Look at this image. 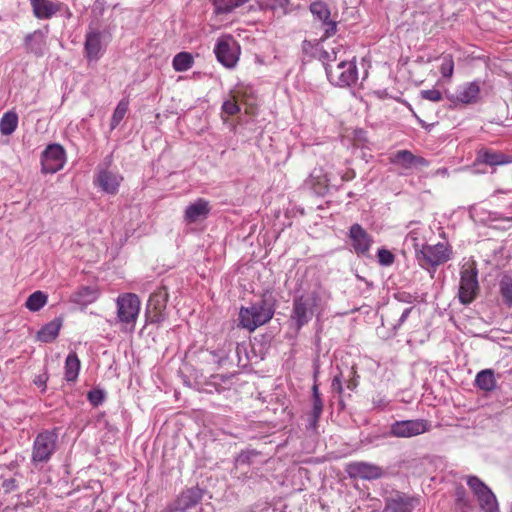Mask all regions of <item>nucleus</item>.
<instances>
[{"label": "nucleus", "mask_w": 512, "mask_h": 512, "mask_svg": "<svg viewBox=\"0 0 512 512\" xmlns=\"http://www.w3.org/2000/svg\"><path fill=\"white\" fill-rule=\"evenodd\" d=\"M356 387V383L354 381H351L348 383V388L349 389H354Z\"/></svg>", "instance_id": "obj_54"}, {"label": "nucleus", "mask_w": 512, "mask_h": 512, "mask_svg": "<svg viewBox=\"0 0 512 512\" xmlns=\"http://www.w3.org/2000/svg\"><path fill=\"white\" fill-rule=\"evenodd\" d=\"M326 304V295L321 288L294 295L290 321L295 329L299 331L314 316L318 317L324 311Z\"/></svg>", "instance_id": "obj_1"}, {"label": "nucleus", "mask_w": 512, "mask_h": 512, "mask_svg": "<svg viewBox=\"0 0 512 512\" xmlns=\"http://www.w3.org/2000/svg\"><path fill=\"white\" fill-rule=\"evenodd\" d=\"M413 309H414V307H409V308H406V309L402 312V314H401V316H400L399 320H398V321H397V323L393 326V329H394V330H396V329H398V328H400V327H401V325H402V324L407 320V318H408L409 314L413 311Z\"/></svg>", "instance_id": "obj_49"}, {"label": "nucleus", "mask_w": 512, "mask_h": 512, "mask_svg": "<svg viewBox=\"0 0 512 512\" xmlns=\"http://www.w3.org/2000/svg\"><path fill=\"white\" fill-rule=\"evenodd\" d=\"M419 233L415 230L410 231L406 236V242H410L415 250V256L417 255V251L421 250L422 244L419 242Z\"/></svg>", "instance_id": "obj_46"}, {"label": "nucleus", "mask_w": 512, "mask_h": 512, "mask_svg": "<svg viewBox=\"0 0 512 512\" xmlns=\"http://www.w3.org/2000/svg\"><path fill=\"white\" fill-rule=\"evenodd\" d=\"M313 398H320V392H319L318 384L316 383V381L314 382V384L312 386V399Z\"/></svg>", "instance_id": "obj_53"}, {"label": "nucleus", "mask_w": 512, "mask_h": 512, "mask_svg": "<svg viewBox=\"0 0 512 512\" xmlns=\"http://www.w3.org/2000/svg\"><path fill=\"white\" fill-rule=\"evenodd\" d=\"M62 326L61 319H54L45 324L37 333V338L41 342L50 343L56 339Z\"/></svg>", "instance_id": "obj_24"}, {"label": "nucleus", "mask_w": 512, "mask_h": 512, "mask_svg": "<svg viewBox=\"0 0 512 512\" xmlns=\"http://www.w3.org/2000/svg\"><path fill=\"white\" fill-rule=\"evenodd\" d=\"M64 161V149L59 144H50L41 155L42 172L55 173L63 167Z\"/></svg>", "instance_id": "obj_12"}, {"label": "nucleus", "mask_w": 512, "mask_h": 512, "mask_svg": "<svg viewBox=\"0 0 512 512\" xmlns=\"http://www.w3.org/2000/svg\"><path fill=\"white\" fill-rule=\"evenodd\" d=\"M248 1L249 0H213V5L216 14H227Z\"/></svg>", "instance_id": "obj_32"}, {"label": "nucleus", "mask_w": 512, "mask_h": 512, "mask_svg": "<svg viewBox=\"0 0 512 512\" xmlns=\"http://www.w3.org/2000/svg\"><path fill=\"white\" fill-rule=\"evenodd\" d=\"M277 300L273 293L265 290L259 301L252 303L249 307L242 306L239 310L238 326L255 331L258 327L268 323L275 314Z\"/></svg>", "instance_id": "obj_2"}, {"label": "nucleus", "mask_w": 512, "mask_h": 512, "mask_svg": "<svg viewBox=\"0 0 512 512\" xmlns=\"http://www.w3.org/2000/svg\"><path fill=\"white\" fill-rule=\"evenodd\" d=\"M479 292L478 270L473 261L463 265L460 271L458 298L461 304H470Z\"/></svg>", "instance_id": "obj_4"}, {"label": "nucleus", "mask_w": 512, "mask_h": 512, "mask_svg": "<svg viewBox=\"0 0 512 512\" xmlns=\"http://www.w3.org/2000/svg\"><path fill=\"white\" fill-rule=\"evenodd\" d=\"M348 197H353V193L352 192L348 193Z\"/></svg>", "instance_id": "obj_57"}, {"label": "nucleus", "mask_w": 512, "mask_h": 512, "mask_svg": "<svg viewBox=\"0 0 512 512\" xmlns=\"http://www.w3.org/2000/svg\"><path fill=\"white\" fill-rule=\"evenodd\" d=\"M355 178V172L353 170L347 171L341 177L342 181H350Z\"/></svg>", "instance_id": "obj_52"}, {"label": "nucleus", "mask_w": 512, "mask_h": 512, "mask_svg": "<svg viewBox=\"0 0 512 512\" xmlns=\"http://www.w3.org/2000/svg\"><path fill=\"white\" fill-rule=\"evenodd\" d=\"M390 162L393 165L403 169H412L418 167H427L429 161L422 156L414 155L409 150H399L390 156Z\"/></svg>", "instance_id": "obj_16"}, {"label": "nucleus", "mask_w": 512, "mask_h": 512, "mask_svg": "<svg viewBox=\"0 0 512 512\" xmlns=\"http://www.w3.org/2000/svg\"><path fill=\"white\" fill-rule=\"evenodd\" d=\"M48 296L42 291H35L28 296L25 307L31 312H37L47 303Z\"/></svg>", "instance_id": "obj_31"}, {"label": "nucleus", "mask_w": 512, "mask_h": 512, "mask_svg": "<svg viewBox=\"0 0 512 512\" xmlns=\"http://www.w3.org/2000/svg\"><path fill=\"white\" fill-rule=\"evenodd\" d=\"M84 50L89 61H97L103 52L102 33L96 30H90L86 34Z\"/></svg>", "instance_id": "obj_19"}, {"label": "nucleus", "mask_w": 512, "mask_h": 512, "mask_svg": "<svg viewBox=\"0 0 512 512\" xmlns=\"http://www.w3.org/2000/svg\"><path fill=\"white\" fill-rule=\"evenodd\" d=\"M169 294L166 286H161L149 297L145 311L146 322L158 324L166 319V306Z\"/></svg>", "instance_id": "obj_8"}, {"label": "nucleus", "mask_w": 512, "mask_h": 512, "mask_svg": "<svg viewBox=\"0 0 512 512\" xmlns=\"http://www.w3.org/2000/svg\"><path fill=\"white\" fill-rule=\"evenodd\" d=\"M58 434L55 431L40 432L33 443L31 461L34 465L47 463L56 451Z\"/></svg>", "instance_id": "obj_5"}, {"label": "nucleus", "mask_w": 512, "mask_h": 512, "mask_svg": "<svg viewBox=\"0 0 512 512\" xmlns=\"http://www.w3.org/2000/svg\"><path fill=\"white\" fill-rule=\"evenodd\" d=\"M455 497V508L457 512H471V502L467 497L466 491L463 487L456 489Z\"/></svg>", "instance_id": "obj_34"}, {"label": "nucleus", "mask_w": 512, "mask_h": 512, "mask_svg": "<svg viewBox=\"0 0 512 512\" xmlns=\"http://www.w3.org/2000/svg\"><path fill=\"white\" fill-rule=\"evenodd\" d=\"M325 71L330 82L340 87L351 86L358 79V71L354 61L342 60L336 66L326 63Z\"/></svg>", "instance_id": "obj_6"}, {"label": "nucleus", "mask_w": 512, "mask_h": 512, "mask_svg": "<svg viewBox=\"0 0 512 512\" xmlns=\"http://www.w3.org/2000/svg\"><path fill=\"white\" fill-rule=\"evenodd\" d=\"M48 33V27H46V32L42 30H35L33 33L28 34L25 37V45L27 51L33 53L37 57H40L44 54L46 48V34Z\"/></svg>", "instance_id": "obj_22"}, {"label": "nucleus", "mask_w": 512, "mask_h": 512, "mask_svg": "<svg viewBox=\"0 0 512 512\" xmlns=\"http://www.w3.org/2000/svg\"><path fill=\"white\" fill-rule=\"evenodd\" d=\"M467 485L473 491L476 497L484 493L489 487L477 476H469L467 478Z\"/></svg>", "instance_id": "obj_39"}, {"label": "nucleus", "mask_w": 512, "mask_h": 512, "mask_svg": "<svg viewBox=\"0 0 512 512\" xmlns=\"http://www.w3.org/2000/svg\"><path fill=\"white\" fill-rule=\"evenodd\" d=\"M140 312V299L136 294L126 293L117 298V318L133 331Z\"/></svg>", "instance_id": "obj_7"}, {"label": "nucleus", "mask_w": 512, "mask_h": 512, "mask_svg": "<svg viewBox=\"0 0 512 512\" xmlns=\"http://www.w3.org/2000/svg\"><path fill=\"white\" fill-rule=\"evenodd\" d=\"M214 53L223 66L233 68L239 60L240 46L232 36L225 35L217 40Z\"/></svg>", "instance_id": "obj_9"}, {"label": "nucleus", "mask_w": 512, "mask_h": 512, "mask_svg": "<svg viewBox=\"0 0 512 512\" xmlns=\"http://www.w3.org/2000/svg\"><path fill=\"white\" fill-rule=\"evenodd\" d=\"M194 63L193 57L188 52H180L173 58V68L177 72L187 71Z\"/></svg>", "instance_id": "obj_33"}, {"label": "nucleus", "mask_w": 512, "mask_h": 512, "mask_svg": "<svg viewBox=\"0 0 512 512\" xmlns=\"http://www.w3.org/2000/svg\"><path fill=\"white\" fill-rule=\"evenodd\" d=\"M348 237L354 252L358 256H368L374 241L372 236L360 224L355 223L350 227Z\"/></svg>", "instance_id": "obj_13"}, {"label": "nucleus", "mask_w": 512, "mask_h": 512, "mask_svg": "<svg viewBox=\"0 0 512 512\" xmlns=\"http://www.w3.org/2000/svg\"><path fill=\"white\" fill-rule=\"evenodd\" d=\"M33 15L39 20H48L61 11L64 4L52 0H29Z\"/></svg>", "instance_id": "obj_17"}, {"label": "nucleus", "mask_w": 512, "mask_h": 512, "mask_svg": "<svg viewBox=\"0 0 512 512\" xmlns=\"http://www.w3.org/2000/svg\"><path fill=\"white\" fill-rule=\"evenodd\" d=\"M510 512H512V503H511V506H510Z\"/></svg>", "instance_id": "obj_58"}, {"label": "nucleus", "mask_w": 512, "mask_h": 512, "mask_svg": "<svg viewBox=\"0 0 512 512\" xmlns=\"http://www.w3.org/2000/svg\"><path fill=\"white\" fill-rule=\"evenodd\" d=\"M258 453L254 450H248V451H242L236 458V463L243 465V464H250L252 459L257 456Z\"/></svg>", "instance_id": "obj_44"}, {"label": "nucleus", "mask_w": 512, "mask_h": 512, "mask_svg": "<svg viewBox=\"0 0 512 512\" xmlns=\"http://www.w3.org/2000/svg\"><path fill=\"white\" fill-rule=\"evenodd\" d=\"M122 180V176L116 173L108 170H101L98 173L95 182L104 192L114 195L118 192V188Z\"/></svg>", "instance_id": "obj_21"}, {"label": "nucleus", "mask_w": 512, "mask_h": 512, "mask_svg": "<svg viewBox=\"0 0 512 512\" xmlns=\"http://www.w3.org/2000/svg\"><path fill=\"white\" fill-rule=\"evenodd\" d=\"M105 399V393L101 389H93L88 392V400L93 406L100 405Z\"/></svg>", "instance_id": "obj_42"}, {"label": "nucleus", "mask_w": 512, "mask_h": 512, "mask_svg": "<svg viewBox=\"0 0 512 512\" xmlns=\"http://www.w3.org/2000/svg\"><path fill=\"white\" fill-rule=\"evenodd\" d=\"M210 210L209 202L203 198H199L186 207L184 220L187 223L203 221L208 217Z\"/></svg>", "instance_id": "obj_18"}, {"label": "nucleus", "mask_w": 512, "mask_h": 512, "mask_svg": "<svg viewBox=\"0 0 512 512\" xmlns=\"http://www.w3.org/2000/svg\"><path fill=\"white\" fill-rule=\"evenodd\" d=\"M80 371V360L76 352H70L65 360V379L74 382Z\"/></svg>", "instance_id": "obj_28"}, {"label": "nucleus", "mask_w": 512, "mask_h": 512, "mask_svg": "<svg viewBox=\"0 0 512 512\" xmlns=\"http://www.w3.org/2000/svg\"><path fill=\"white\" fill-rule=\"evenodd\" d=\"M476 162L489 166L505 165L512 163V155L492 149H481L477 152Z\"/></svg>", "instance_id": "obj_20"}, {"label": "nucleus", "mask_w": 512, "mask_h": 512, "mask_svg": "<svg viewBox=\"0 0 512 512\" xmlns=\"http://www.w3.org/2000/svg\"><path fill=\"white\" fill-rule=\"evenodd\" d=\"M203 498V490L198 486L183 490L177 498L168 505L170 512H188L196 507Z\"/></svg>", "instance_id": "obj_11"}, {"label": "nucleus", "mask_w": 512, "mask_h": 512, "mask_svg": "<svg viewBox=\"0 0 512 512\" xmlns=\"http://www.w3.org/2000/svg\"><path fill=\"white\" fill-rule=\"evenodd\" d=\"M47 381H48V375L46 373H43V374L38 375L34 379V384L39 387H43V390H45Z\"/></svg>", "instance_id": "obj_51"}, {"label": "nucleus", "mask_w": 512, "mask_h": 512, "mask_svg": "<svg viewBox=\"0 0 512 512\" xmlns=\"http://www.w3.org/2000/svg\"><path fill=\"white\" fill-rule=\"evenodd\" d=\"M98 298L97 289L90 286L80 287L71 296V301L82 306L93 303Z\"/></svg>", "instance_id": "obj_25"}, {"label": "nucleus", "mask_w": 512, "mask_h": 512, "mask_svg": "<svg viewBox=\"0 0 512 512\" xmlns=\"http://www.w3.org/2000/svg\"><path fill=\"white\" fill-rule=\"evenodd\" d=\"M18 115L15 111L11 110L3 114L0 119V132L2 135H11L18 126Z\"/></svg>", "instance_id": "obj_29"}, {"label": "nucleus", "mask_w": 512, "mask_h": 512, "mask_svg": "<svg viewBox=\"0 0 512 512\" xmlns=\"http://www.w3.org/2000/svg\"><path fill=\"white\" fill-rule=\"evenodd\" d=\"M419 121L422 124V126L424 127L425 126V122H423L422 120H419Z\"/></svg>", "instance_id": "obj_56"}, {"label": "nucleus", "mask_w": 512, "mask_h": 512, "mask_svg": "<svg viewBox=\"0 0 512 512\" xmlns=\"http://www.w3.org/2000/svg\"><path fill=\"white\" fill-rule=\"evenodd\" d=\"M331 389L333 392L342 394L343 386H342V373L341 372H339L337 375L334 376L332 383H331Z\"/></svg>", "instance_id": "obj_47"}, {"label": "nucleus", "mask_w": 512, "mask_h": 512, "mask_svg": "<svg viewBox=\"0 0 512 512\" xmlns=\"http://www.w3.org/2000/svg\"><path fill=\"white\" fill-rule=\"evenodd\" d=\"M310 11L315 18L322 22L324 36L329 38L337 32V22L330 20V9L325 2L316 1L310 5Z\"/></svg>", "instance_id": "obj_14"}, {"label": "nucleus", "mask_w": 512, "mask_h": 512, "mask_svg": "<svg viewBox=\"0 0 512 512\" xmlns=\"http://www.w3.org/2000/svg\"><path fill=\"white\" fill-rule=\"evenodd\" d=\"M480 94L479 84L471 82L464 85L457 93L456 99L463 104H471L477 102Z\"/></svg>", "instance_id": "obj_26"}, {"label": "nucleus", "mask_w": 512, "mask_h": 512, "mask_svg": "<svg viewBox=\"0 0 512 512\" xmlns=\"http://www.w3.org/2000/svg\"><path fill=\"white\" fill-rule=\"evenodd\" d=\"M377 257L378 262L383 266H390L395 261L394 254L391 251L384 248L378 250Z\"/></svg>", "instance_id": "obj_41"}, {"label": "nucleus", "mask_w": 512, "mask_h": 512, "mask_svg": "<svg viewBox=\"0 0 512 512\" xmlns=\"http://www.w3.org/2000/svg\"><path fill=\"white\" fill-rule=\"evenodd\" d=\"M475 385L485 391H493L496 387L495 373L492 369H484L477 373L475 378Z\"/></svg>", "instance_id": "obj_27"}, {"label": "nucleus", "mask_w": 512, "mask_h": 512, "mask_svg": "<svg viewBox=\"0 0 512 512\" xmlns=\"http://www.w3.org/2000/svg\"><path fill=\"white\" fill-rule=\"evenodd\" d=\"M451 257L452 248L448 243L422 244L421 250L417 251L416 260L433 277L437 267L448 262Z\"/></svg>", "instance_id": "obj_3"}, {"label": "nucleus", "mask_w": 512, "mask_h": 512, "mask_svg": "<svg viewBox=\"0 0 512 512\" xmlns=\"http://www.w3.org/2000/svg\"><path fill=\"white\" fill-rule=\"evenodd\" d=\"M500 294L503 303L512 307V277L505 275L500 281Z\"/></svg>", "instance_id": "obj_35"}, {"label": "nucleus", "mask_w": 512, "mask_h": 512, "mask_svg": "<svg viewBox=\"0 0 512 512\" xmlns=\"http://www.w3.org/2000/svg\"><path fill=\"white\" fill-rule=\"evenodd\" d=\"M2 488L4 493H10L17 488V482L14 478H9L3 481Z\"/></svg>", "instance_id": "obj_48"}, {"label": "nucleus", "mask_w": 512, "mask_h": 512, "mask_svg": "<svg viewBox=\"0 0 512 512\" xmlns=\"http://www.w3.org/2000/svg\"><path fill=\"white\" fill-rule=\"evenodd\" d=\"M127 110H128L127 103L120 101L118 103L117 107L115 108L114 113L111 118V123H110L111 129H115L118 126V124L124 118Z\"/></svg>", "instance_id": "obj_38"}, {"label": "nucleus", "mask_w": 512, "mask_h": 512, "mask_svg": "<svg viewBox=\"0 0 512 512\" xmlns=\"http://www.w3.org/2000/svg\"><path fill=\"white\" fill-rule=\"evenodd\" d=\"M477 499L481 509H483L485 512H498L499 508L497 499L490 488L479 495Z\"/></svg>", "instance_id": "obj_30"}, {"label": "nucleus", "mask_w": 512, "mask_h": 512, "mask_svg": "<svg viewBox=\"0 0 512 512\" xmlns=\"http://www.w3.org/2000/svg\"><path fill=\"white\" fill-rule=\"evenodd\" d=\"M322 412H323V402H322L321 397L313 398L312 399V411L309 415V426L311 428H313V429L316 428Z\"/></svg>", "instance_id": "obj_36"}, {"label": "nucleus", "mask_w": 512, "mask_h": 512, "mask_svg": "<svg viewBox=\"0 0 512 512\" xmlns=\"http://www.w3.org/2000/svg\"><path fill=\"white\" fill-rule=\"evenodd\" d=\"M414 507L415 500L402 494L388 498L382 512H412Z\"/></svg>", "instance_id": "obj_23"}, {"label": "nucleus", "mask_w": 512, "mask_h": 512, "mask_svg": "<svg viewBox=\"0 0 512 512\" xmlns=\"http://www.w3.org/2000/svg\"><path fill=\"white\" fill-rule=\"evenodd\" d=\"M504 221H506V222H512V217L504 218Z\"/></svg>", "instance_id": "obj_55"}, {"label": "nucleus", "mask_w": 512, "mask_h": 512, "mask_svg": "<svg viewBox=\"0 0 512 512\" xmlns=\"http://www.w3.org/2000/svg\"><path fill=\"white\" fill-rule=\"evenodd\" d=\"M395 297L397 300H399L401 302H407V303H411L413 300L416 299L415 296H413L407 292H399L395 295Z\"/></svg>", "instance_id": "obj_50"}, {"label": "nucleus", "mask_w": 512, "mask_h": 512, "mask_svg": "<svg viewBox=\"0 0 512 512\" xmlns=\"http://www.w3.org/2000/svg\"><path fill=\"white\" fill-rule=\"evenodd\" d=\"M289 4V0H268L265 9H269L272 12H280V14L287 13V6Z\"/></svg>", "instance_id": "obj_40"}, {"label": "nucleus", "mask_w": 512, "mask_h": 512, "mask_svg": "<svg viewBox=\"0 0 512 512\" xmlns=\"http://www.w3.org/2000/svg\"><path fill=\"white\" fill-rule=\"evenodd\" d=\"M222 110L228 114V115H235L237 114L239 111H240V107L238 105V103L233 100V99H229V100H226L223 105H222Z\"/></svg>", "instance_id": "obj_45"}, {"label": "nucleus", "mask_w": 512, "mask_h": 512, "mask_svg": "<svg viewBox=\"0 0 512 512\" xmlns=\"http://www.w3.org/2000/svg\"><path fill=\"white\" fill-rule=\"evenodd\" d=\"M350 477L364 480H376L382 477L383 469L380 466L368 462H353L347 467Z\"/></svg>", "instance_id": "obj_15"}, {"label": "nucleus", "mask_w": 512, "mask_h": 512, "mask_svg": "<svg viewBox=\"0 0 512 512\" xmlns=\"http://www.w3.org/2000/svg\"><path fill=\"white\" fill-rule=\"evenodd\" d=\"M430 423L424 419L402 420L394 422L389 435L398 438H410L427 432Z\"/></svg>", "instance_id": "obj_10"}, {"label": "nucleus", "mask_w": 512, "mask_h": 512, "mask_svg": "<svg viewBox=\"0 0 512 512\" xmlns=\"http://www.w3.org/2000/svg\"><path fill=\"white\" fill-rule=\"evenodd\" d=\"M440 73L444 78H451L454 71V60L451 54H444L440 57Z\"/></svg>", "instance_id": "obj_37"}, {"label": "nucleus", "mask_w": 512, "mask_h": 512, "mask_svg": "<svg viewBox=\"0 0 512 512\" xmlns=\"http://www.w3.org/2000/svg\"><path fill=\"white\" fill-rule=\"evenodd\" d=\"M421 97L423 99L432 101V102H439L442 100V93L438 89H428V90H422L420 92Z\"/></svg>", "instance_id": "obj_43"}]
</instances>
